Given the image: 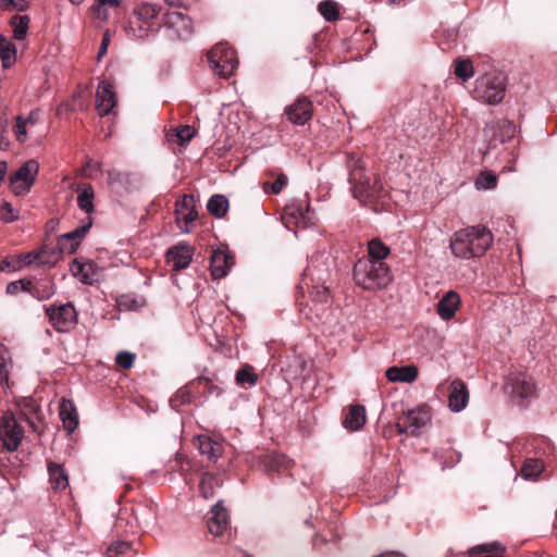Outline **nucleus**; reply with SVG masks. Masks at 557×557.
<instances>
[{"label": "nucleus", "instance_id": "47", "mask_svg": "<svg viewBox=\"0 0 557 557\" xmlns=\"http://www.w3.org/2000/svg\"><path fill=\"white\" fill-rule=\"evenodd\" d=\"M131 546L127 542H115L111 544L107 549V557H120L127 554Z\"/></svg>", "mask_w": 557, "mask_h": 557}, {"label": "nucleus", "instance_id": "64", "mask_svg": "<svg viewBox=\"0 0 557 557\" xmlns=\"http://www.w3.org/2000/svg\"><path fill=\"white\" fill-rule=\"evenodd\" d=\"M51 295H52V292H51V290H48V292L42 296V298H49Z\"/></svg>", "mask_w": 557, "mask_h": 557}, {"label": "nucleus", "instance_id": "32", "mask_svg": "<svg viewBox=\"0 0 557 557\" xmlns=\"http://www.w3.org/2000/svg\"><path fill=\"white\" fill-rule=\"evenodd\" d=\"M78 196H77V206L78 208L84 211L87 214H90L95 207H94V188L90 184H82L77 188Z\"/></svg>", "mask_w": 557, "mask_h": 557}, {"label": "nucleus", "instance_id": "39", "mask_svg": "<svg viewBox=\"0 0 557 557\" xmlns=\"http://www.w3.org/2000/svg\"><path fill=\"white\" fill-rule=\"evenodd\" d=\"M544 469L543 462L540 459H527L521 468V474L525 479L536 478Z\"/></svg>", "mask_w": 557, "mask_h": 557}, {"label": "nucleus", "instance_id": "41", "mask_svg": "<svg viewBox=\"0 0 557 557\" xmlns=\"http://www.w3.org/2000/svg\"><path fill=\"white\" fill-rule=\"evenodd\" d=\"M131 176L128 173L120 172L117 170L108 171V182L111 186L116 188H126L129 184Z\"/></svg>", "mask_w": 557, "mask_h": 557}, {"label": "nucleus", "instance_id": "28", "mask_svg": "<svg viewBox=\"0 0 557 557\" xmlns=\"http://www.w3.org/2000/svg\"><path fill=\"white\" fill-rule=\"evenodd\" d=\"M506 547L499 542L476 545L469 549L470 557H506Z\"/></svg>", "mask_w": 557, "mask_h": 557}, {"label": "nucleus", "instance_id": "29", "mask_svg": "<svg viewBox=\"0 0 557 557\" xmlns=\"http://www.w3.org/2000/svg\"><path fill=\"white\" fill-rule=\"evenodd\" d=\"M366 423V409L361 405L350 406L343 425L350 431L360 430Z\"/></svg>", "mask_w": 557, "mask_h": 557}, {"label": "nucleus", "instance_id": "20", "mask_svg": "<svg viewBox=\"0 0 557 557\" xmlns=\"http://www.w3.org/2000/svg\"><path fill=\"white\" fill-rule=\"evenodd\" d=\"M208 530L211 534L219 536L228 528V513L222 506V502H218L211 509L207 519Z\"/></svg>", "mask_w": 557, "mask_h": 557}, {"label": "nucleus", "instance_id": "22", "mask_svg": "<svg viewBox=\"0 0 557 557\" xmlns=\"http://www.w3.org/2000/svg\"><path fill=\"white\" fill-rule=\"evenodd\" d=\"M193 260V249L187 246H174L166 252V261L174 271L186 269Z\"/></svg>", "mask_w": 557, "mask_h": 557}, {"label": "nucleus", "instance_id": "61", "mask_svg": "<svg viewBox=\"0 0 557 557\" xmlns=\"http://www.w3.org/2000/svg\"><path fill=\"white\" fill-rule=\"evenodd\" d=\"M10 143L8 140H4V138L1 136L0 137V148H2L3 146L7 148L9 147Z\"/></svg>", "mask_w": 557, "mask_h": 557}, {"label": "nucleus", "instance_id": "35", "mask_svg": "<svg viewBox=\"0 0 557 557\" xmlns=\"http://www.w3.org/2000/svg\"><path fill=\"white\" fill-rule=\"evenodd\" d=\"M0 58L3 67H10L16 59V49L13 44L7 40L5 37L0 35Z\"/></svg>", "mask_w": 557, "mask_h": 557}, {"label": "nucleus", "instance_id": "14", "mask_svg": "<svg viewBox=\"0 0 557 557\" xmlns=\"http://www.w3.org/2000/svg\"><path fill=\"white\" fill-rule=\"evenodd\" d=\"M515 132V124L507 119L492 121L484 128V135L490 140L491 145H496V143L504 144L510 140Z\"/></svg>", "mask_w": 557, "mask_h": 557}, {"label": "nucleus", "instance_id": "30", "mask_svg": "<svg viewBox=\"0 0 557 557\" xmlns=\"http://www.w3.org/2000/svg\"><path fill=\"white\" fill-rule=\"evenodd\" d=\"M49 482L53 488L65 490L69 486V476L64 468L57 462L48 463Z\"/></svg>", "mask_w": 557, "mask_h": 557}, {"label": "nucleus", "instance_id": "58", "mask_svg": "<svg viewBox=\"0 0 557 557\" xmlns=\"http://www.w3.org/2000/svg\"><path fill=\"white\" fill-rule=\"evenodd\" d=\"M108 45H109V37H108V35H104L103 38H102L100 48H99L98 59H101V57L103 54H106L107 49H108Z\"/></svg>", "mask_w": 557, "mask_h": 557}, {"label": "nucleus", "instance_id": "62", "mask_svg": "<svg viewBox=\"0 0 557 557\" xmlns=\"http://www.w3.org/2000/svg\"><path fill=\"white\" fill-rule=\"evenodd\" d=\"M85 0H70V2L72 4H75V5H79L81 3H83Z\"/></svg>", "mask_w": 557, "mask_h": 557}, {"label": "nucleus", "instance_id": "9", "mask_svg": "<svg viewBox=\"0 0 557 557\" xmlns=\"http://www.w3.org/2000/svg\"><path fill=\"white\" fill-rule=\"evenodd\" d=\"M45 311L49 322L58 332H70L78 322V315L72 302L45 306Z\"/></svg>", "mask_w": 557, "mask_h": 557}, {"label": "nucleus", "instance_id": "10", "mask_svg": "<svg viewBox=\"0 0 557 557\" xmlns=\"http://www.w3.org/2000/svg\"><path fill=\"white\" fill-rule=\"evenodd\" d=\"M162 26L165 37L172 41L185 40L193 34L190 18L177 11L165 13Z\"/></svg>", "mask_w": 557, "mask_h": 557}, {"label": "nucleus", "instance_id": "15", "mask_svg": "<svg viewBox=\"0 0 557 557\" xmlns=\"http://www.w3.org/2000/svg\"><path fill=\"white\" fill-rule=\"evenodd\" d=\"M91 227V219L88 216L86 223L72 232L65 233L58 238L59 256L61 253H74L81 245L83 238Z\"/></svg>", "mask_w": 557, "mask_h": 557}, {"label": "nucleus", "instance_id": "40", "mask_svg": "<svg viewBox=\"0 0 557 557\" xmlns=\"http://www.w3.org/2000/svg\"><path fill=\"white\" fill-rule=\"evenodd\" d=\"M11 357L8 348L0 343V383L8 385Z\"/></svg>", "mask_w": 557, "mask_h": 557}, {"label": "nucleus", "instance_id": "7", "mask_svg": "<svg viewBox=\"0 0 557 557\" xmlns=\"http://www.w3.org/2000/svg\"><path fill=\"white\" fill-rule=\"evenodd\" d=\"M207 58L212 71L224 78L231 76L238 65L235 51L226 44L215 45L208 52Z\"/></svg>", "mask_w": 557, "mask_h": 557}, {"label": "nucleus", "instance_id": "60", "mask_svg": "<svg viewBox=\"0 0 557 557\" xmlns=\"http://www.w3.org/2000/svg\"><path fill=\"white\" fill-rule=\"evenodd\" d=\"M100 4L117 7L120 4V0H98Z\"/></svg>", "mask_w": 557, "mask_h": 557}, {"label": "nucleus", "instance_id": "27", "mask_svg": "<svg viewBox=\"0 0 557 557\" xmlns=\"http://www.w3.org/2000/svg\"><path fill=\"white\" fill-rule=\"evenodd\" d=\"M198 449L201 456L208 460L216 462L223 453L222 444L213 441L208 436H198Z\"/></svg>", "mask_w": 557, "mask_h": 557}, {"label": "nucleus", "instance_id": "12", "mask_svg": "<svg viewBox=\"0 0 557 557\" xmlns=\"http://www.w3.org/2000/svg\"><path fill=\"white\" fill-rule=\"evenodd\" d=\"M283 223L287 228L292 225L306 228L312 224V213L310 207L304 201H295L287 205L282 216Z\"/></svg>", "mask_w": 557, "mask_h": 557}, {"label": "nucleus", "instance_id": "3", "mask_svg": "<svg viewBox=\"0 0 557 557\" xmlns=\"http://www.w3.org/2000/svg\"><path fill=\"white\" fill-rule=\"evenodd\" d=\"M354 280L361 288L374 290L385 287L392 281V276L384 261L362 258L354 267Z\"/></svg>", "mask_w": 557, "mask_h": 557}, {"label": "nucleus", "instance_id": "26", "mask_svg": "<svg viewBox=\"0 0 557 557\" xmlns=\"http://www.w3.org/2000/svg\"><path fill=\"white\" fill-rule=\"evenodd\" d=\"M60 418L63 423V428L72 433L78 425V413L74 404L71 400L63 399L60 405Z\"/></svg>", "mask_w": 557, "mask_h": 557}, {"label": "nucleus", "instance_id": "44", "mask_svg": "<svg viewBox=\"0 0 557 557\" xmlns=\"http://www.w3.org/2000/svg\"><path fill=\"white\" fill-rule=\"evenodd\" d=\"M454 73L457 77L461 78L462 81H468L473 76L472 62L468 59L457 61Z\"/></svg>", "mask_w": 557, "mask_h": 557}, {"label": "nucleus", "instance_id": "49", "mask_svg": "<svg viewBox=\"0 0 557 557\" xmlns=\"http://www.w3.org/2000/svg\"><path fill=\"white\" fill-rule=\"evenodd\" d=\"M288 460L281 455H271L268 457V461L265 466L270 470L281 471L282 469L287 468Z\"/></svg>", "mask_w": 557, "mask_h": 557}, {"label": "nucleus", "instance_id": "53", "mask_svg": "<svg viewBox=\"0 0 557 557\" xmlns=\"http://www.w3.org/2000/svg\"><path fill=\"white\" fill-rule=\"evenodd\" d=\"M30 285V282L27 281H14L7 285V293L10 295H17L22 290H27V286Z\"/></svg>", "mask_w": 557, "mask_h": 557}, {"label": "nucleus", "instance_id": "2", "mask_svg": "<svg viewBox=\"0 0 557 557\" xmlns=\"http://www.w3.org/2000/svg\"><path fill=\"white\" fill-rule=\"evenodd\" d=\"M349 183L352 195L362 203L372 202L384 194L381 180L366 171L361 159L350 157L348 160Z\"/></svg>", "mask_w": 557, "mask_h": 557}, {"label": "nucleus", "instance_id": "4", "mask_svg": "<svg viewBox=\"0 0 557 557\" xmlns=\"http://www.w3.org/2000/svg\"><path fill=\"white\" fill-rule=\"evenodd\" d=\"M506 92V77L500 72L486 73L475 81L473 97L484 103H499Z\"/></svg>", "mask_w": 557, "mask_h": 557}, {"label": "nucleus", "instance_id": "19", "mask_svg": "<svg viewBox=\"0 0 557 557\" xmlns=\"http://www.w3.org/2000/svg\"><path fill=\"white\" fill-rule=\"evenodd\" d=\"M233 265L234 257L227 250H213L210 260V270L211 275L214 280H219L226 276Z\"/></svg>", "mask_w": 557, "mask_h": 557}, {"label": "nucleus", "instance_id": "16", "mask_svg": "<svg viewBox=\"0 0 557 557\" xmlns=\"http://www.w3.org/2000/svg\"><path fill=\"white\" fill-rule=\"evenodd\" d=\"M312 102L307 97H299L285 109V114L292 123L304 125L312 117Z\"/></svg>", "mask_w": 557, "mask_h": 557}, {"label": "nucleus", "instance_id": "31", "mask_svg": "<svg viewBox=\"0 0 557 557\" xmlns=\"http://www.w3.org/2000/svg\"><path fill=\"white\" fill-rule=\"evenodd\" d=\"M47 251H48V246H42L37 251H30V252L26 253L24 257V263L25 264L37 263L40 265H53L59 259V252H57V249H51V253L53 255V258H49V257H46Z\"/></svg>", "mask_w": 557, "mask_h": 557}, {"label": "nucleus", "instance_id": "13", "mask_svg": "<svg viewBox=\"0 0 557 557\" xmlns=\"http://www.w3.org/2000/svg\"><path fill=\"white\" fill-rule=\"evenodd\" d=\"M431 419L430 412L425 408L409 410L399 419L397 428L399 433H409L414 435L426 425Z\"/></svg>", "mask_w": 557, "mask_h": 557}, {"label": "nucleus", "instance_id": "24", "mask_svg": "<svg viewBox=\"0 0 557 557\" xmlns=\"http://www.w3.org/2000/svg\"><path fill=\"white\" fill-rule=\"evenodd\" d=\"M419 374L416 366L391 367L386 370L385 376L389 382L412 383Z\"/></svg>", "mask_w": 557, "mask_h": 557}, {"label": "nucleus", "instance_id": "17", "mask_svg": "<svg viewBox=\"0 0 557 557\" xmlns=\"http://www.w3.org/2000/svg\"><path fill=\"white\" fill-rule=\"evenodd\" d=\"M15 406L18 419L26 421L33 431H37L40 422L38 404L32 397H20L15 398Z\"/></svg>", "mask_w": 557, "mask_h": 557}, {"label": "nucleus", "instance_id": "50", "mask_svg": "<svg viewBox=\"0 0 557 557\" xmlns=\"http://www.w3.org/2000/svg\"><path fill=\"white\" fill-rule=\"evenodd\" d=\"M1 220L5 223L14 222L18 219V212L10 202H4L0 209Z\"/></svg>", "mask_w": 557, "mask_h": 557}, {"label": "nucleus", "instance_id": "59", "mask_svg": "<svg viewBox=\"0 0 557 557\" xmlns=\"http://www.w3.org/2000/svg\"><path fill=\"white\" fill-rule=\"evenodd\" d=\"M8 164L5 161H0V183L4 180L7 174Z\"/></svg>", "mask_w": 557, "mask_h": 557}, {"label": "nucleus", "instance_id": "37", "mask_svg": "<svg viewBox=\"0 0 557 557\" xmlns=\"http://www.w3.org/2000/svg\"><path fill=\"white\" fill-rule=\"evenodd\" d=\"M220 486L218 478L212 474L206 473L202 475L199 483V491L203 498H210L214 495L215 488Z\"/></svg>", "mask_w": 557, "mask_h": 557}, {"label": "nucleus", "instance_id": "18", "mask_svg": "<svg viewBox=\"0 0 557 557\" xmlns=\"http://www.w3.org/2000/svg\"><path fill=\"white\" fill-rule=\"evenodd\" d=\"M116 106V98L110 83L101 82L96 92V110L100 116L108 115Z\"/></svg>", "mask_w": 557, "mask_h": 557}, {"label": "nucleus", "instance_id": "52", "mask_svg": "<svg viewBox=\"0 0 557 557\" xmlns=\"http://www.w3.org/2000/svg\"><path fill=\"white\" fill-rule=\"evenodd\" d=\"M195 136V131L189 125L181 126L176 129V137L181 144L189 141Z\"/></svg>", "mask_w": 557, "mask_h": 557}, {"label": "nucleus", "instance_id": "56", "mask_svg": "<svg viewBox=\"0 0 557 557\" xmlns=\"http://www.w3.org/2000/svg\"><path fill=\"white\" fill-rule=\"evenodd\" d=\"M286 184L287 176L285 174H280L276 177V180L270 185V190L272 194H280Z\"/></svg>", "mask_w": 557, "mask_h": 557}, {"label": "nucleus", "instance_id": "46", "mask_svg": "<svg viewBox=\"0 0 557 557\" xmlns=\"http://www.w3.org/2000/svg\"><path fill=\"white\" fill-rule=\"evenodd\" d=\"M175 214H181L187 212L189 210L196 209L195 207V198L193 195H184L182 199L176 201Z\"/></svg>", "mask_w": 557, "mask_h": 557}, {"label": "nucleus", "instance_id": "51", "mask_svg": "<svg viewBox=\"0 0 557 557\" xmlns=\"http://www.w3.org/2000/svg\"><path fill=\"white\" fill-rule=\"evenodd\" d=\"M1 9L4 11L17 10L25 11L27 9V2L25 0H1Z\"/></svg>", "mask_w": 557, "mask_h": 557}, {"label": "nucleus", "instance_id": "21", "mask_svg": "<svg viewBox=\"0 0 557 557\" xmlns=\"http://www.w3.org/2000/svg\"><path fill=\"white\" fill-rule=\"evenodd\" d=\"M460 304L461 299L459 294L455 290H448L437 302L436 312L442 320L448 321L454 318L456 311L460 307Z\"/></svg>", "mask_w": 557, "mask_h": 557}, {"label": "nucleus", "instance_id": "5", "mask_svg": "<svg viewBox=\"0 0 557 557\" xmlns=\"http://www.w3.org/2000/svg\"><path fill=\"white\" fill-rule=\"evenodd\" d=\"M505 388L511 399L519 405H523L537 396L536 381L525 372H510Z\"/></svg>", "mask_w": 557, "mask_h": 557}, {"label": "nucleus", "instance_id": "63", "mask_svg": "<svg viewBox=\"0 0 557 557\" xmlns=\"http://www.w3.org/2000/svg\"><path fill=\"white\" fill-rule=\"evenodd\" d=\"M51 247H48V251L46 252V257L53 258V255L51 253Z\"/></svg>", "mask_w": 557, "mask_h": 557}, {"label": "nucleus", "instance_id": "48", "mask_svg": "<svg viewBox=\"0 0 557 557\" xmlns=\"http://www.w3.org/2000/svg\"><path fill=\"white\" fill-rule=\"evenodd\" d=\"M135 361V354L122 350L116 354L115 362L122 369H131Z\"/></svg>", "mask_w": 557, "mask_h": 557}, {"label": "nucleus", "instance_id": "34", "mask_svg": "<svg viewBox=\"0 0 557 557\" xmlns=\"http://www.w3.org/2000/svg\"><path fill=\"white\" fill-rule=\"evenodd\" d=\"M10 24L13 28L14 39L23 40L26 38L28 26H29V16L28 15L15 14L11 17Z\"/></svg>", "mask_w": 557, "mask_h": 557}, {"label": "nucleus", "instance_id": "23", "mask_svg": "<svg viewBox=\"0 0 557 557\" xmlns=\"http://www.w3.org/2000/svg\"><path fill=\"white\" fill-rule=\"evenodd\" d=\"M468 400L469 394L466 384L459 380L451 382L448 397L449 408L459 412L466 408Z\"/></svg>", "mask_w": 557, "mask_h": 557}, {"label": "nucleus", "instance_id": "38", "mask_svg": "<svg viewBox=\"0 0 557 557\" xmlns=\"http://www.w3.org/2000/svg\"><path fill=\"white\" fill-rule=\"evenodd\" d=\"M319 13L327 21H336L339 16L338 5L333 0H324L318 5Z\"/></svg>", "mask_w": 557, "mask_h": 557}, {"label": "nucleus", "instance_id": "8", "mask_svg": "<svg viewBox=\"0 0 557 557\" xmlns=\"http://www.w3.org/2000/svg\"><path fill=\"white\" fill-rule=\"evenodd\" d=\"M24 437V430L18 425L17 418L11 410L0 414V442L4 453H13Z\"/></svg>", "mask_w": 557, "mask_h": 557}, {"label": "nucleus", "instance_id": "6", "mask_svg": "<svg viewBox=\"0 0 557 557\" xmlns=\"http://www.w3.org/2000/svg\"><path fill=\"white\" fill-rule=\"evenodd\" d=\"M160 10V7L151 3L137 5L134 10L133 18L129 21L128 30L136 38L144 39L148 37L157 30L153 20L158 16Z\"/></svg>", "mask_w": 557, "mask_h": 557}, {"label": "nucleus", "instance_id": "11", "mask_svg": "<svg viewBox=\"0 0 557 557\" xmlns=\"http://www.w3.org/2000/svg\"><path fill=\"white\" fill-rule=\"evenodd\" d=\"M38 170V162L28 160L11 176L10 182L15 195H23L30 190Z\"/></svg>", "mask_w": 557, "mask_h": 557}, {"label": "nucleus", "instance_id": "33", "mask_svg": "<svg viewBox=\"0 0 557 557\" xmlns=\"http://www.w3.org/2000/svg\"><path fill=\"white\" fill-rule=\"evenodd\" d=\"M208 211L218 219L223 218L228 210V200L224 195L211 196L207 203Z\"/></svg>", "mask_w": 557, "mask_h": 557}, {"label": "nucleus", "instance_id": "42", "mask_svg": "<svg viewBox=\"0 0 557 557\" xmlns=\"http://www.w3.org/2000/svg\"><path fill=\"white\" fill-rule=\"evenodd\" d=\"M258 381V375L255 373L251 366H245L236 372V382L240 385L249 384L255 385Z\"/></svg>", "mask_w": 557, "mask_h": 557}, {"label": "nucleus", "instance_id": "25", "mask_svg": "<svg viewBox=\"0 0 557 557\" xmlns=\"http://www.w3.org/2000/svg\"><path fill=\"white\" fill-rule=\"evenodd\" d=\"M70 270L72 274L84 284H92L97 280L95 264L92 262H82L78 259H74Z\"/></svg>", "mask_w": 557, "mask_h": 557}, {"label": "nucleus", "instance_id": "55", "mask_svg": "<svg viewBox=\"0 0 557 557\" xmlns=\"http://www.w3.org/2000/svg\"><path fill=\"white\" fill-rule=\"evenodd\" d=\"M314 301L324 302L329 296V288L326 286H315L311 292Z\"/></svg>", "mask_w": 557, "mask_h": 557}, {"label": "nucleus", "instance_id": "36", "mask_svg": "<svg viewBox=\"0 0 557 557\" xmlns=\"http://www.w3.org/2000/svg\"><path fill=\"white\" fill-rule=\"evenodd\" d=\"M369 260L383 261L389 255V248L380 239L374 238L368 244Z\"/></svg>", "mask_w": 557, "mask_h": 557}, {"label": "nucleus", "instance_id": "1", "mask_svg": "<svg viewBox=\"0 0 557 557\" xmlns=\"http://www.w3.org/2000/svg\"><path fill=\"white\" fill-rule=\"evenodd\" d=\"M493 243V235L483 225L470 226L457 231L450 239L453 255L459 259H471L483 256Z\"/></svg>", "mask_w": 557, "mask_h": 557}, {"label": "nucleus", "instance_id": "54", "mask_svg": "<svg viewBox=\"0 0 557 557\" xmlns=\"http://www.w3.org/2000/svg\"><path fill=\"white\" fill-rule=\"evenodd\" d=\"M27 121L23 120L21 115L16 116V140L20 143H24L26 140L27 132H26Z\"/></svg>", "mask_w": 557, "mask_h": 557}, {"label": "nucleus", "instance_id": "43", "mask_svg": "<svg viewBox=\"0 0 557 557\" xmlns=\"http://www.w3.org/2000/svg\"><path fill=\"white\" fill-rule=\"evenodd\" d=\"M197 218L198 212L196 209L177 214L176 222L178 228L184 233H188L190 231L189 225H191L197 220Z\"/></svg>", "mask_w": 557, "mask_h": 557}, {"label": "nucleus", "instance_id": "45", "mask_svg": "<svg viewBox=\"0 0 557 557\" xmlns=\"http://www.w3.org/2000/svg\"><path fill=\"white\" fill-rule=\"evenodd\" d=\"M497 184V176L492 172H483L475 181L479 189H492Z\"/></svg>", "mask_w": 557, "mask_h": 557}, {"label": "nucleus", "instance_id": "57", "mask_svg": "<svg viewBox=\"0 0 557 557\" xmlns=\"http://www.w3.org/2000/svg\"><path fill=\"white\" fill-rule=\"evenodd\" d=\"M8 107L4 104L2 100H0V131L4 132L8 126V117H7Z\"/></svg>", "mask_w": 557, "mask_h": 557}]
</instances>
